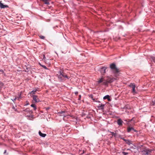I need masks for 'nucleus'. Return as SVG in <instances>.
Instances as JSON below:
<instances>
[{
  "mask_svg": "<svg viewBox=\"0 0 155 155\" xmlns=\"http://www.w3.org/2000/svg\"><path fill=\"white\" fill-rule=\"evenodd\" d=\"M123 122V121L120 119H118L117 121V124L119 126L122 125Z\"/></svg>",
  "mask_w": 155,
  "mask_h": 155,
  "instance_id": "nucleus-9",
  "label": "nucleus"
},
{
  "mask_svg": "<svg viewBox=\"0 0 155 155\" xmlns=\"http://www.w3.org/2000/svg\"><path fill=\"white\" fill-rule=\"evenodd\" d=\"M28 109H26L25 110H24V111H28V110H27Z\"/></svg>",
  "mask_w": 155,
  "mask_h": 155,
  "instance_id": "nucleus-35",
  "label": "nucleus"
},
{
  "mask_svg": "<svg viewBox=\"0 0 155 155\" xmlns=\"http://www.w3.org/2000/svg\"><path fill=\"white\" fill-rule=\"evenodd\" d=\"M40 38H41L42 39H45V37L43 36H40Z\"/></svg>",
  "mask_w": 155,
  "mask_h": 155,
  "instance_id": "nucleus-24",
  "label": "nucleus"
},
{
  "mask_svg": "<svg viewBox=\"0 0 155 155\" xmlns=\"http://www.w3.org/2000/svg\"><path fill=\"white\" fill-rule=\"evenodd\" d=\"M129 86L132 88V90L133 94H136V93L135 90L136 86L135 84L134 83H130L129 85Z\"/></svg>",
  "mask_w": 155,
  "mask_h": 155,
  "instance_id": "nucleus-4",
  "label": "nucleus"
},
{
  "mask_svg": "<svg viewBox=\"0 0 155 155\" xmlns=\"http://www.w3.org/2000/svg\"><path fill=\"white\" fill-rule=\"evenodd\" d=\"M44 58V59H45V55H44V58Z\"/></svg>",
  "mask_w": 155,
  "mask_h": 155,
  "instance_id": "nucleus-36",
  "label": "nucleus"
},
{
  "mask_svg": "<svg viewBox=\"0 0 155 155\" xmlns=\"http://www.w3.org/2000/svg\"><path fill=\"white\" fill-rule=\"evenodd\" d=\"M152 150L148 149H145L144 150L142 151L143 155H149L150 154V153L151 152Z\"/></svg>",
  "mask_w": 155,
  "mask_h": 155,
  "instance_id": "nucleus-3",
  "label": "nucleus"
},
{
  "mask_svg": "<svg viewBox=\"0 0 155 155\" xmlns=\"http://www.w3.org/2000/svg\"><path fill=\"white\" fill-rule=\"evenodd\" d=\"M124 141H125L127 144L129 145L131 144H132V142L129 140H124Z\"/></svg>",
  "mask_w": 155,
  "mask_h": 155,
  "instance_id": "nucleus-10",
  "label": "nucleus"
},
{
  "mask_svg": "<svg viewBox=\"0 0 155 155\" xmlns=\"http://www.w3.org/2000/svg\"><path fill=\"white\" fill-rule=\"evenodd\" d=\"M78 93V92H76L75 93V94H76V95H77Z\"/></svg>",
  "mask_w": 155,
  "mask_h": 155,
  "instance_id": "nucleus-31",
  "label": "nucleus"
},
{
  "mask_svg": "<svg viewBox=\"0 0 155 155\" xmlns=\"http://www.w3.org/2000/svg\"><path fill=\"white\" fill-rule=\"evenodd\" d=\"M49 109V107H48V108H47V110H48V109Z\"/></svg>",
  "mask_w": 155,
  "mask_h": 155,
  "instance_id": "nucleus-39",
  "label": "nucleus"
},
{
  "mask_svg": "<svg viewBox=\"0 0 155 155\" xmlns=\"http://www.w3.org/2000/svg\"><path fill=\"white\" fill-rule=\"evenodd\" d=\"M134 130V129L133 127H132V130L133 131V130Z\"/></svg>",
  "mask_w": 155,
  "mask_h": 155,
  "instance_id": "nucleus-34",
  "label": "nucleus"
},
{
  "mask_svg": "<svg viewBox=\"0 0 155 155\" xmlns=\"http://www.w3.org/2000/svg\"><path fill=\"white\" fill-rule=\"evenodd\" d=\"M20 97H15V98L13 100H12V101H15V100H16V99H17V98H18V100L19 99V98Z\"/></svg>",
  "mask_w": 155,
  "mask_h": 155,
  "instance_id": "nucleus-23",
  "label": "nucleus"
},
{
  "mask_svg": "<svg viewBox=\"0 0 155 155\" xmlns=\"http://www.w3.org/2000/svg\"><path fill=\"white\" fill-rule=\"evenodd\" d=\"M152 59L153 60H155V57H153V58H152Z\"/></svg>",
  "mask_w": 155,
  "mask_h": 155,
  "instance_id": "nucleus-30",
  "label": "nucleus"
},
{
  "mask_svg": "<svg viewBox=\"0 0 155 155\" xmlns=\"http://www.w3.org/2000/svg\"><path fill=\"white\" fill-rule=\"evenodd\" d=\"M60 75L59 76V81H64L66 79L68 78V76L61 69L60 71Z\"/></svg>",
  "mask_w": 155,
  "mask_h": 155,
  "instance_id": "nucleus-1",
  "label": "nucleus"
},
{
  "mask_svg": "<svg viewBox=\"0 0 155 155\" xmlns=\"http://www.w3.org/2000/svg\"><path fill=\"white\" fill-rule=\"evenodd\" d=\"M106 80L108 83H112L114 81L113 78L109 77H107Z\"/></svg>",
  "mask_w": 155,
  "mask_h": 155,
  "instance_id": "nucleus-7",
  "label": "nucleus"
},
{
  "mask_svg": "<svg viewBox=\"0 0 155 155\" xmlns=\"http://www.w3.org/2000/svg\"><path fill=\"white\" fill-rule=\"evenodd\" d=\"M3 85V84L0 81V87L2 86Z\"/></svg>",
  "mask_w": 155,
  "mask_h": 155,
  "instance_id": "nucleus-26",
  "label": "nucleus"
},
{
  "mask_svg": "<svg viewBox=\"0 0 155 155\" xmlns=\"http://www.w3.org/2000/svg\"><path fill=\"white\" fill-rule=\"evenodd\" d=\"M110 133L112 134V136H114L115 137L116 136V133H115L113 132H110Z\"/></svg>",
  "mask_w": 155,
  "mask_h": 155,
  "instance_id": "nucleus-21",
  "label": "nucleus"
},
{
  "mask_svg": "<svg viewBox=\"0 0 155 155\" xmlns=\"http://www.w3.org/2000/svg\"><path fill=\"white\" fill-rule=\"evenodd\" d=\"M97 101L98 102H100V101Z\"/></svg>",
  "mask_w": 155,
  "mask_h": 155,
  "instance_id": "nucleus-41",
  "label": "nucleus"
},
{
  "mask_svg": "<svg viewBox=\"0 0 155 155\" xmlns=\"http://www.w3.org/2000/svg\"><path fill=\"white\" fill-rule=\"evenodd\" d=\"M133 131H134V132H137V130H135L134 129L133 130Z\"/></svg>",
  "mask_w": 155,
  "mask_h": 155,
  "instance_id": "nucleus-32",
  "label": "nucleus"
},
{
  "mask_svg": "<svg viewBox=\"0 0 155 155\" xmlns=\"http://www.w3.org/2000/svg\"><path fill=\"white\" fill-rule=\"evenodd\" d=\"M122 153L124 154V155H127L128 154V153L125 152H123Z\"/></svg>",
  "mask_w": 155,
  "mask_h": 155,
  "instance_id": "nucleus-22",
  "label": "nucleus"
},
{
  "mask_svg": "<svg viewBox=\"0 0 155 155\" xmlns=\"http://www.w3.org/2000/svg\"><path fill=\"white\" fill-rule=\"evenodd\" d=\"M81 97V95H79V98L78 99L79 100H80Z\"/></svg>",
  "mask_w": 155,
  "mask_h": 155,
  "instance_id": "nucleus-28",
  "label": "nucleus"
},
{
  "mask_svg": "<svg viewBox=\"0 0 155 155\" xmlns=\"http://www.w3.org/2000/svg\"><path fill=\"white\" fill-rule=\"evenodd\" d=\"M152 105H155V97L153 98L152 99V103L151 104Z\"/></svg>",
  "mask_w": 155,
  "mask_h": 155,
  "instance_id": "nucleus-17",
  "label": "nucleus"
},
{
  "mask_svg": "<svg viewBox=\"0 0 155 155\" xmlns=\"http://www.w3.org/2000/svg\"><path fill=\"white\" fill-rule=\"evenodd\" d=\"M107 68L105 67L101 68L100 70V72L102 75H104L105 73L106 70Z\"/></svg>",
  "mask_w": 155,
  "mask_h": 155,
  "instance_id": "nucleus-6",
  "label": "nucleus"
},
{
  "mask_svg": "<svg viewBox=\"0 0 155 155\" xmlns=\"http://www.w3.org/2000/svg\"><path fill=\"white\" fill-rule=\"evenodd\" d=\"M39 134L40 136L42 137H45L46 135L45 134L42 133L40 131H39Z\"/></svg>",
  "mask_w": 155,
  "mask_h": 155,
  "instance_id": "nucleus-14",
  "label": "nucleus"
},
{
  "mask_svg": "<svg viewBox=\"0 0 155 155\" xmlns=\"http://www.w3.org/2000/svg\"><path fill=\"white\" fill-rule=\"evenodd\" d=\"M6 150H5V151H4V153H6Z\"/></svg>",
  "mask_w": 155,
  "mask_h": 155,
  "instance_id": "nucleus-38",
  "label": "nucleus"
},
{
  "mask_svg": "<svg viewBox=\"0 0 155 155\" xmlns=\"http://www.w3.org/2000/svg\"><path fill=\"white\" fill-rule=\"evenodd\" d=\"M3 72V70H0V72Z\"/></svg>",
  "mask_w": 155,
  "mask_h": 155,
  "instance_id": "nucleus-33",
  "label": "nucleus"
},
{
  "mask_svg": "<svg viewBox=\"0 0 155 155\" xmlns=\"http://www.w3.org/2000/svg\"><path fill=\"white\" fill-rule=\"evenodd\" d=\"M103 99L104 100L107 99L108 101H110V96L108 95H107L104 97Z\"/></svg>",
  "mask_w": 155,
  "mask_h": 155,
  "instance_id": "nucleus-13",
  "label": "nucleus"
},
{
  "mask_svg": "<svg viewBox=\"0 0 155 155\" xmlns=\"http://www.w3.org/2000/svg\"><path fill=\"white\" fill-rule=\"evenodd\" d=\"M37 91V90H34L32 91H31L30 93V94H35V93Z\"/></svg>",
  "mask_w": 155,
  "mask_h": 155,
  "instance_id": "nucleus-19",
  "label": "nucleus"
},
{
  "mask_svg": "<svg viewBox=\"0 0 155 155\" xmlns=\"http://www.w3.org/2000/svg\"><path fill=\"white\" fill-rule=\"evenodd\" d=\"M104 78L102 77L100 80L98 81L99 83H101L102 82H103L104 80Z\"/></svg>",
  "mask_w": 155,
  "mask_h": 155,
  "instance_id": "nucleus-16",
  "label": "nucleus"
},
{
  "mask_svg": "<svg viewBox=\"0 0 155 155\" xmlns=\"http://www.w3.org/2000/svg\"><path fill=\"white\" fill-rule=\"evenodd\" d=\"M110 68L113 72L115 74L118 73L120 72L119 69L117 68L115 64L114 63H112L110 64Z\"/></svg>",
  "mask_w": 155,
  "mask_h": 155,
  "instance_id": "nucleus-2",
  "label": "nucleus"
},
{
  "mask_svg": "<svg viewBox=\"0 0 155 155\" xmlns=\"http://www.w3.org/2000/svg\"><path fill=\"white\" fill-rule=\"evenodd\" d=\"M108 83L107 80L104 79L103 84L104 85H107Z\"/></svg>",
  "mask_w": 155,
  "mask_h": 155,
  "instance_id": "nucleus-15",
  "label": "nucleus"
},
{
  "mask_svg": "<svg viewBox=\"0 0 155 155\" xmlns=\"http://www.w3.org/2000/svg\"><path fill=\"white\" fill-rule=\"evenodd\" d=\"M0 7L1 8H8V6L7 5H4L1 2H0Z\"/></svg>",
  "mask_w": 155,
  "mask_h": 155,
  "instance_id": "nucleus-8",
  "label": "nucleus"
},
{
  "mask_svg": "<svg viewBox=\"0 0 155 155\" xmlns=\"http://www.w3.org/2000/svg\"><path fill=\"white\" fill-rule=\"evenodd\" d=\"M32 97H33V100L35 102H38L40 101L39 99L38 98L37 96L33 95Z\"/></svg>",
  "mask_w": 155,
  "mask_h": 155,
  "instance_id": "nucleus-5",
  "label": "nucleus"
},
{
  "mask_svg": "<svg viewBox=\"0 0 155 155\" xmlns=\"http://www.w3.org/2000/svg\"><path fill=\"white\" fill-rule=\"evenodd\" d=\"M120 138L122 140H123L124 141V140H125V139H124V138H123V137H120Z\"/></svg>",
  "mask_w": 155,
  "mask_h": 155,
  "instance_id": "nucleus-29",
  "label": "nucleus"
},
{
  "mask_svg": "<svg viewBox=\"0 0 155 155\" xmlns=\"http://www.w3.org/2000/svg\"><path fill=\"white\" fill-rule=\"evenodd\" d=\"M31 107H32L34 108V110H35L36 109V107L35 106V104H31Z\"/></svg>",
  "mask_w": 155,
  "mask_h": 155,
  "instance_id": "nucleus-20",
  "label": "nucleus"
},
{
  "mask_svg": "<svg viewBox=\"0 0 155 155\" xmlns=\"http://www.w3.org/2000/svg\"><path fill=\"white\" fill-rule=\"evenodd\" d=\"M12 108H13V109H15V111H16V110H16V109H15V107H12Z\"/></svg>",
  "mask_w": 155,
  "mask_h": 155,
  "instance_id": "nucleus-27",
  "label": "nucleus"
},
{
  "mask_svg": "<svg viewBox=\"0 0 155 155\" xmlns=\"http://www.w3.org/2000/svg\"><path fill=\"white\" fill-rule=\"evenodd\" d=\"M41 66L45 69H47V67L45 65H41Z\"/></svg>",
  "mask_w": 155,
  "mask_h": 155,
  "instance_id": "nucleus-25",
  "label": "nucleus"
},
{
  "mask_svg": "<svg viewBox=\"0 0 155 155\" xmlns=\"http://www.w3.org/2000/svg\"><path fill=\"white\" fill-rule=\"evenodd\" d=\"M65 111H61V112H59V115L61 114L60 116L65 117Z\"/></svg>",
  "mask_w": 155,
  "mask_h": 155,
  "instance_id": "nucleus-12",
  "label": "nucleus"
},
{
  "mask_svg": "<svg viewBox=\"0 0 155 155\" xmlns=\"http://www.w3.org/2000/svg\"><path fill=\"white\" fill-rule=\"evenodd\" d=\"M91 98H92V100H94L93 99V97H91Z\"/></svg>",
  "mask_w": 155,
  "mask_h": 155,
  "instance_id": "nucleus-37",
  "label": "nucleus"
},
{
  "mask_svg": "<svg viewBox=\"0 0 155 155\" xmlns=\"http://www.w3.org/2000/svg\"><path fill=\"white\" fill-rule=\"evenodd\" d=\"M130 150V149H127V150Z\"/></svg>",
  "mask_w": 155,
  "mask_h": 155,
  "instance_id": "nucleus-40",
  "label": "nucleus"
},
{
  "mask_svg": "<svg viewBox=\"0 0 155 155\" xmlns=\"http://www.w3.org/2000/svg\"><path fill=\"white\" fill-rule=\"evenodd\" d=\"M104 104H99V105L98 106V108H99L100 109L103 110V109H104Z\"/></svg>",
  "mask_w": 155,
  "mask_h": 155,
  "instance_id": "nucleus-11",
  "label": "nucleus"
},
{
  "mask_svg": "<svg viewBox=\"0 0 155 155\" xmlns=\"http://www.w3.org/2000/svg\"><path fill=\"white\" fill-rule=\"evenodd\" d=\"M132 130V127H128L127 128V131L130 132Z\"/></svg>",
  "mask_w": 155,
  "mask_h": 155,
  "instance_id": "nucleus-18",
  "label": "nucleus"
}]
</instances>
